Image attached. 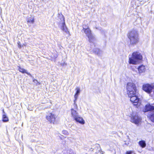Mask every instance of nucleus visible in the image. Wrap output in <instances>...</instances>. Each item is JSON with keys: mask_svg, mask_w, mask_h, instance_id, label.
I'll use <instances>...</instances> for the list:
<instances>
[{"mask_svg": "<svg viewBox=\"0 0 154 154\" xmlns=\"http://www.w3.org/2000/svg\"><path fill=\"white\" fill-rule=\"evenodd\" d=\"M57 55H56V56L54 57V58H56L57 57Z\"/></svg>", "mask_w": 154, "mask_h": 154, "instance_id": "nucleus-30", "label": "nucleus"}, {"mask_svg": "<svg viewBox=\"0 0 154 154\" xmlns=\"http://www.w3.org/2000/svg\"><path fill=\"white\" fill-rule=\"evenodd\" d=\"M127 94L128 97H131L136 94L137 88L135 84L132 82H128L127 84Z\"/></svg>", "mask_w": 154, "mask_h": 154, "instance_id": "nucleus-1", "label": "nucleus"}, {"mask_svg": "<svg viewBox=\"0 0 154 154\" xmlns=\"http://www.w3.org/2000/svg\"><path fill=\"white\" fill-rule=\"evenodd\" d=\"M33 81L34 82H35V83H38V85L40 84V83H38V82L36 80L34 79L33 80Z\"/></svg>", "mask_w": 154, "mask_h": 154, "instance_id": "nucleus-27", "label": "nucleus"}, {"mask_svg": "<svg viewBox=\"0 0 154 154\" xmlns=\"http://www.w3.org/2000/svg\"><path fill=\"white\" fill-rule=\"evenodd\" d=\"M154 109V106L151 105L150 104L146 105L144 110V112H146L148 111L152 110Z\"/></svg>", "mask_w": 154, "mask_h": 154, "instance_id": "nucleus-14", "label": "nucleus"}, {"mask_svg": "<svg viewBox=\"0 0 154 154\" xmlns=\"http://www.w3.org/2000/svg\"><path fill=\"white\" fill-rule=\"evenodd\" d=\"M147 116L152 122H154V113L153 111L150 112Z\"/></svg>", "mask_w": 154, "mask_h": 154, "instance_id": "nucleus-17", "label": "nucleus"}, {"mask_svg": "<svg viewBox=\"0 0 154 154\" xmlns=\"http://www.w3.org/2000/svg\"><path fill=\"white\" fill-rule=\"evenodd\" d=\"M141 121V118L137 116H132L131 118V122L137 125L140 124Z\"/></svg>", "mask_w": 154, "mask_h": 154, "instance_id": "nucleus-6", "label": "nucleus"}, {"mask_svg": "<svg viewBox=\"0 0 154 154\" xmlns=\"http://www.w3.org/2000/svg\"><path fill=\"white\" fill-rule=\"evenodd\" d=\"M132 55L133 56L136 60L140 62V61L142 59V56L140 53L137 52H133Z\"/></svg>", "mask_w": 154, "mask_h": 154, "instance_id": "nucleus-10", "label": "nucleus"}, {"mask_svg": "<svg viewBox=\"0 0 154 154\" xmlns=\"http://www.w3.org/2000/svg\"><path fill=\"white\" fill-rule=\"evenodd\" d=\"M129 97L130 98V100L133 103L134 105H137L140 103L139 102V99L136 95V94Z\"/></svg>", "mask_w": 154, "mask_h": 154, "instance_id": "nucleus-8", "label": "nucleus"}, {"mask_svg": "<svg viewBox=\"0 0 154 154\" xmlns=\"http://www.w3.org/2000/svg\"><path fill=\"white\" fill-rule=\"evenodd\" d=\"M128 58V62L130 64L136 65L139 63L132 54L129 55Z\"/></svg>", "mask_w": 154, "mask_h": 154, "instance_id": "nucleus-9", "label": "nucleus"}, {"mask_svg": "<svg viewBox=\"0 0 154 154\" xmlns=\"http://www.w3.org/2000/svg\"><path fill=\"white\" fill-rule=\"evenodd\" d=\"M76 93L74 95V98L75 100H77L78 96L80 92V88L78 87H77L75 88Z\"/></svg>", "mask_w": 154, "mask_h": 154, "instance_id": "nucleus-16", "label": "nucleus"}, {"mask_svg": "<svg viewBox=\"0 0 154 154\" xmlns=\"http://www.w3.org/2000/svg\"><path fill=\"white\" fill-rule=\"evenodd\" d=\"M82 32H84L88 38V41L90 42H93L95 38L91 33V31L89 28L88 26L86 25H83Z\"/></svg>", "mask_w": 154, "mask_h": 154, "instance_id": "nucleus-3", "label": "nucleus"}, {"mask_svg": "<svg viewBox=\"0 0 154 154\" xmlns=\"http://www.w3.org/2000/svg\"><path fill=\"white\" fill-rule=\"evenodd\" d=\"M128 37L130 40L131 44H136L138 42V35L136 30H133L130 32L128 34Z\"/></svg>", "mask_w": 154, "mask_h": 154, "instance_id": "nucleus-2", "label": "nucleus"}, {"mask_svg": "<svg viewBox=\"0 0 154 154\" xmlns=\"http://www.w3.org/2000/svg\"><path fill=\"white\" fill-rule=\"evenodd\" d=\"M70 152H69V154H76L72 150H70Z\"/></svg>", "mask_w": 154, "mask_h": 154, "instance_id": "nucleus-26", "label": "nucleus"}, {"mask_svg": "<svg viewBox=\"0 0 154 154\" xmlns=\"http://www.w3.org/2000/svg\"><path fill=\"white\" fill-rule=\"evenodd\" d=\"M95 146L98 149V151H100L101 150L100 145L98 144H97Z\"/></svg>", "mask_w": 154, "mask_h": 154, "instance_id": "nucleus-25", "label": "nucleus"}, {"mask_svg": "<svg viewBox=\"0 0 154 154\" xmlns=\"http://www.w3.org/2000/svg\"><path fill=\"white\" fill-rule=\"evenodd\" d=\"M132 153L131 151H128L126 152V154H132Z\"/></svg>", "mask_w": 154, "mask_h": 154, "instance_id": "nucleus-28", "label": "nucleus"}, {"mask_svg": "<svg viewBox=\"0 0 154 154\" xmlns=\"http://www.w3.org/2000/svg\"><path fill=\"white\" fill-rule=\"evenodd\" d=\"M139 144L140 146L142 148H144L146 146V142L144 140H141L139 142Z\"/></svg>", "mask_w": 154, "mask_h": 154, "instance_id": "nucleus-19", "label": "nucleus"}, {"mask_svg": "<svg viewBox=\"0 0 154 154\" xmlns=\"http://www.w3.org/2000/svg\"><path fill=\"white\" fill-rule=\"evenodd\" d=\"M2 120L4 122H6L8 121V119L5 114H3L2 117Z\"/></svg>", "mask_w": 154, "mask_h": 154, "instance_id": "nucleus-22", "label": "nucleus"}, {"mask_svg": "<svg viewBox=\"0 0 154 154\" xmlns=\"http://www.w3.org/2000/svg\"><path fill=\"white\" fill-rule=\"evenodd\" d=\"M74 119L76 122L82 125H84L85 123V121L83 118L79 115Z\"/></svg>", "mask_w": 154, "mask_h": 154, "instance_id": "nucleus-12", "label": "nucleus"}, {"mask_svg": "<svg viewBox=\"0 0 154 154\" xmlns=\"http://www.w3.org/2000/svg\"><path fill=\"white\" fill-rule=\"evenodd\" d=\"M17 44H18V47L19 48H21L22 47H23V46H26V44L25 43L24 44H23V45H21L20 44V42H18L17 43Z\"/></svg>", "mask_w": 154, "mask_h": 154, "instance_id": "nucleus-23", "label": "nucleus"}, {"mask_svg": "<svg viewBox=\"0 0 154 154\" xmlns=\"http://www.w3.org/2000/svg\"><path fill=\"white\" fill-rule=\"evenodd\" d=\"M70 113L71 117L74 119L79 115V113L77 110H75L74 109H70Z\"/></svg>", "mask_w": 154, "mask_h": 154, "instance_id": "nucleus-11", "label": "nucleus"}, {"mask_svg": "<svg viewBox=\"0 0 154 154\" xmlns=\"http://www.w3.org/2000/svg\"><path fill=\"white\" fill-rule=\"evenodd\" d=\"M27 22L31 24H33L34 22V19L33 17H31L27 20Z\"/></svg>", "mask_w": 154, "mask_h": 154, "instance_id": "nucleus-20", "label": "nucleus"}, {"mask_svg": "<svg viewBox=\"0 0 154 154\" xmlns=\"http://www.w3.org/2000/svg\"><path fill=\"white\" fill-rule=\"evenodd\" d=\"M3 112L4 113H5V112H4V109H3Z\"/></svg>", "mask_w": 154, "mask_h": 154, "instance_id": "nucleus-31", "label": "nucleus"}, {"mask_svg": "<svg viewBox=\"0 0 154 154\" xmlns=\"http://www.w3.org/2000/svg\"><path fill=\"white\" fill-rule=\"evenodd\" d=\"M153 87L149 84H144L143 86V90L148 93H150L152 91Z\"/></svg>", "mask_w": 154, "mask_h": 154, "instance_id": "nucleus-7", "label": "nucleus"}, {"mask_svg": "<svg viewBox=\"0 0 154 154\" xmlns=\"http://www.w3.org/2000/svg\"><path fill=\"white\" fill-rule=\"evenodd\" d=\"M82 32H84L88 38V41L90 42H93L95 38L91 33V31L89 28L88 26L86 25H83Z\"/></svg>", "mask_w": 154, "mask_h": 154, "instance_id": "nucleus-4", "label": "nucleus"}, {"mask_svg": "<svg viewBox=\"0 0 154 154\" xmlns=\"http://www.w3.org/2000/svg\"><path fill=\"white\" fill-rule=\"evenodd\" d=\"M18 69L20 72H21L23 73H26L27 74V75H29L30 76H32L28 72H27L26 70L23 68H21L20 67H18Z\"/></svg>", "mask_w": 154, "mask_h": 154, "instance_id": "nucleus-18", "label": "nucleus"}, {"mask_svg": "<svg viewBox=\"0 0 154 154\" xmlns=\"http://www.w3.org/2000/svg\"><path fill=\"white\" fill-rule=\"evenodd\" d=\"M129 144V143L128 142L127 143H125L124 144V145H128V144Z\"/></svg>", "mask_w": 154, "mask_h": 154, "instance_id": "nucleus-29", "label": "nucleus"}, {"mask_svg": "<svg viewBox=\"0 0 154 154\" xmlns=\"http://www.w3.org/2000/svg\"><path fill=\"white\" fill-rule=\"evenodd\" d=\"M62 133L63 134L65 135H68L69 134L68 132L66 130H63L62 131Z\"/></svg>", "mask_w": 154, "mask_h": 154, "instance_id": "nucleus-24", "label": "nucleus"}, {"mask_svg": "<svg viewBox=\"0 0 154 154\" xmlns=\"http://www.w3.org/2000/svg\"><path fill=\"white\" fill-rule=\"evenodd\" d=\"M77 100H75V99L74 100V102L73 104V108H72L71 109H74L75 110H77L78 109V106L77 104L76 103V102Z\"/></svg>", "mask_w": 154, "mask_h": 154, "instance_id": "nucleus-21", "label": "nucleus"}, {"mask_svg": "<svg viewBox=\"0 0 154 154\" xmlns=\"http://www.w3.org/2000/svg\"><path fill=\"white\" fill-rule=\"evenodd\" d=\"M138 70L139 72L140 73H144L145 72L146 70V68L145 66L143 65H141L138 67Z\"/></svg>", "mask_w": 154, "mask_h": 154, "instance_id": "nucleus-15", "label": "nucleus"}, {"mask_svg": "<svg viewBox=\"0 0 154 154\" xmlns=\"http://www.w3.org/2000/svg\"><path fill=\"white\" fill-rule=\"evenodd\" d=\"M63 22L62 23L61 29L63 32H65L66 33H69V32L65 23L64 17H63Z\"/></svg>", "mask_w": 154, "mask_h": 154, "instance_id": "nucleus-13", "label": "nucleus"}, {"mask_svg": "<svg viewBox=\"0 0 154 154\" xmlns=\"http://www.w3.org/2000/svg\"><path fill=\"white\" fill-rule=\"evenodd\" d=\"M57 116V115L54 112H49L46 114V119L50 123L54 124Z\"/></svg>", "mask_w": 154, "mask_h": 154, "instance_id": "nucleus-5", "label": "nucleus"}]
</instances>
